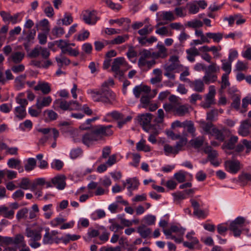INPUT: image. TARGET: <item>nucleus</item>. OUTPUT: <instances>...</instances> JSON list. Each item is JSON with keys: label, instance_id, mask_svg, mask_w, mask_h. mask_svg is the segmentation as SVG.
<instances>
[{"label": "nucleus", "instance_id": "nucleus-64", "mask_svg": "<svg viewBox=\"0 0 251 251\" xmlns=\"http://www.w3.org/2000/svg\"><path fill=\"white\" fill-rule=\"evenodd\" d=\"M249 104L251 105V95H248L244 98L242 100V107L244 109H247Z\"/></svg>", "mask_w": 251, "mask_h": 251}, {"label": "nucleus", "instance_id": "nucleus-24", "mask_svg": "<svg viewBox=\"0 0 251 251\" xmlns=\"http://www.w3.org/2000/svg\"><path fill=\"white\" fill-rule=\"evenodd\" d=\"M238 138L236 136H231L229 140L224 141L223 149L233 150L235 148V144L238 142Z\"/></svg>", "mask_w": 251, "mask_h": 251}, {"label": "nucleus", "instance_id": "nucleus-10", "mask_svg": "<svg viewBox=\"0 0 251 251\" xmlns=\"http://www.w3.org/2000/svg\"><path fill=\"white\" fill-rule=\"evenodd\" d=\"M83 21L87 25H94L99 20L97 11L93 10H84L82 13Z\"/></svg>", "mask_w": 251, "mask_h": 251}, {"label": "nucleus", "instance_id": "nucleus-32", "mask_svg": "<svg viewBox=\"0 0 251 251\" xmlns=\"http://www.w3.org/2000/svg\"><path fill=\"white\" fill-rule=\"evenodd\" d=\"M137 232L142 238H146L151 233V229L145 225H142L137 228Z\"/></svg>", "mask_w": 251, "mask_h": 251}, {"label": "nucleus", "instance_id": "nucleus-15", "mask_svg": "<svg viewBox=\"0 0 251 251\" xmlns=\"http://www.w3.org/2000/svg\"><path fill=\"white\" fill-rule=\"evenodd\" d=\"M23 34L25 35L23 37V39L25 41L24 46L25 50H28L29 47L33 43V40L36 35V30L34 29H30L27 31L24 30Z\"/></svg>", "mask_w": 251, "mask_h": 251}, {"label": "nucleus", "instance_id": "nucleus-30", "mask_svg": "<svg viewBox=\"0 0 251 251\" xmlns=\"http://www.w3.org/2000/svg\"><path fill=\"white\" fill-rule=\"evenodd\" d=\"M43 116L45 121L47 122L56 120L58 115L54 111H44Z\"/></svg>", "mask_w": 251, "mask_h": 251}, {"label": "nucleus", "instance_id": "nucleus-23", "mask_svg": "<svg viewBox=\"0 0 251 251\" xmlns=\"http://www.w3.org/2000/svg\"><path fill=\"white\" fill-rule=\"evenodd\" d=\"M34 89L36 91H41L44 95L48 94L51 91L50 86L47 82H39Z\"/></svg>", "mask_w": 251, "mask_h": 251}, {"label": "nucleus", "instance_id": "nucleus-21", "mask_svg": "<svg viewBox=\"0 0 251 251\" xmlns=\"http://www.w3.org/2000/svg\"><path fill=\"white\" fill-rule=\"evenodd\" d=\"M190 87L197 92H202L204 90V82L203 80L196 79L193 81L189 80Z\"/></svg>", "mask_w": 251, "mask_h": 251}, {"label": "nucleus", "instance_id": "nucleus-2", "mask_svg": "<svg viewBox=\"0 0 251 251\" xmlns=\"http://www.w3.org/2000/svg\"><path fill=\"white\" fill-rule=\"evenodd\" d=\"M163 232L167 239L174 240L176 243L179 244L183 241L185 229L179 224L174 225L170 228L164 229Z\"/></svg>", "mask_w": 251, "mask_h": 251}, {"label": "nucleus", "instance_id": "nucleus-7", "mask_svg": "<svg viewBox=\"0 0 251 251\" xmlns=\"http://www.w3.org/2000/svg\"><path fill=\"white\" fill-rule=\"evenodd\" d=\"M168 100V102L163 104L165 110H184L178 97L172 95L169 97Z\"/></svg>", "mask_w": 251, "mask_h": 251}, {"label": "nucleus", "instance_id": "nucleus-51", "mask_svg": "<svg viewBox=\"0 0 251 251\" xmlns=\"http://www.w3.org/2000/svg\"><path fill=\"white\" fill-rule=\"evenodd\" d=\"M161 19L163 20H167L172 21L175 19L173 13L171 11H164L161 15Z\"/></svg>", "mask_w": 251, "mask_h": 251}, {"label": "nucleus", "instance_id": "nucleus-61", "mask_svg": "<svg viewBox=\"0 0 251 251\" xmlns=\"http://www.w3.org/2000/svg\"><path fill=\"white\" fill-rule=\"evenodd\" d=\"M64 165V163L60 160L55 159L51 163V167L52 169L56 170H61Z\"/></svg>", "mask_w": 251, "mask_h": 251}, {"label": "nucleus", "instance_id": "nucleus-26", "mask_svg": "<svg viewBox=\"0 0 251 251\" xmlns=\"http://www.w3.org/2000/svg\"><path fill=\"white\" fill-rule=\"evenodd\" d=\"M64 53L60 54L55 57V60L59 68H62L63 65L68 66L70 63V60L64 56Z\"/></svg>", "mask_w": 251, "mask_h": 251}, {"label": "nucleus", "instance_id": "nucleus-57", "mask_svg": "<svg viewBox=\"0 0 251 251\" xmlns=\"http://www.w3.org/2000/svg\"><path fill=\"white\" fill-rule=\"evenodd\" d=\"M30 180L27 177H24L22 179L21 182L19 184V187L24 189L27 190L29 189Z\"/></svg>", "mask_w": 251, "mask_h": 251}, {"label": "nucleus", "instance_id": "nucleus-31", "mask_svg": "<svg viewBox=\"0 0 251 251\" xmlns=\"http://www.w3.org/2000/svg\"><path fill=\"white\" fill-rule=\"evenodd\" d=\"M25 78L26 75H20L15 78V85L17 90H21L24 87Z\"/></svg>", "mask_w": 251, "mask_h": 251}, {"label": "nucleus", "instance_id": "nucleus-34", "mask_svg": "<svg viewBox=\"0 0 251 251\" xmlns=\"http://www.w3.org/2000/svg\"><path fill=\"white\" fill-rule=\"evenodd\" d=\"M204 138L203 136H199L190 141V145L195 149L201 147L204 143Z\"/></svg>", "mask_w": 251, "mask_h": 251}, {"label": "nucleus", "instance_id": "nucleus-11", "mask_svg": "<svg viewBox=\"0 0 251 251\" xmlns=\"http://www.w3.org/2000/svg\"><path fill=\"white\" fill-rule=\"evenodd\" d=\"M125 63L126 61L124 58L118 57L114 59L112 63L111 70L114 73L115 77H118L119 79H121L124 75V72L120 70V68Z\"/></svg>", "mask_w": 251, "mask_h": 251}, {"label": "nucleus", "instance_id": "nucleus-48", "mask_svg": "<svg viewBox=\"0 0 251 251\" xmlns=\"http://www.w3.org/2000/svg\"><path fill=\"white\" fill-rule=\"evenodd\" d=\"M183 126L186 128L187 131L193 134L195 132V128L193 123L192 121H185L182 123Z\"/></svg>", "mask_w": 251, "mask_h": 251}, {"label": "nucleus", "instance_id": "nucleus-3", "mask_svg": "<svg viewBox=\"0 0 251 251\" xmlns=\"http://www.w3.org/2000/svg\"><path fill=\"white\" fill-rule=\"evenodd\" d=\"M54 103L59 106L61 110H90L87 104L79 103L76 100L67 101L63 99L56 100Z\"/></svg>", "mask_w": 251, "mask_h": 251}, {"label": "nucleus", "instance_id": "nucleus-56", "mask_svg": "<svg viewBox=\"0 0 251 251\" xmlns=\"http://www.w3.org/2000/svg\"><path fill=\"white\" fill-rule=\"evenodd\" d=\"M194 215L197 216L198 218L205 219L208 215V211H204L200 208L193 212Z\"/></svg>", "mask_w": 251, "mask_h": 251}, {"label": "nucleus", "instance_id": "nucleus-1", "mask_svg": "<svg viewBox=\"0 0 251 251\" xmlns=\"http://www.w3.org/2000/svg\"><path fill=\"white\" fill-rule=\"evenodd\" d=\"M103 84V88L100 90H89L88 93L91 94V97L95 101H101L104 103L108 104L110 103V99H114V94L107 87H104Z\"/></svg>", "mask_w": 251, "mask_h": 251}, {"label": "nucleus", "instance_id": "nucleus-47", "mask_svg": "<svg viewBox=\"0 0 251 251\" xmlns=\"http://www.w3.org/2000/svg\"><path fill=\"white\" fill-rule=\"evenodd\" d=\"M65 33L63 28L55 26L51 30V34L55 38L60 37Z\"/></svg>", "mask_w": 251, "mask_h": 251}, {"label": "nucleus", "instance_id": "nucleus-5", "mask_svg": "<svg viewBox=\"0 0 251 251\" xmlns=\"http://www.w3.org/2000/svg\"><path fill=\"white\" fill-rule=\"evenodd\" d=\"M220 68L216 63L212 62L207 67L204 72L205 74L202 77V80L205 84L216 82L218 78L217 72H219Z\"/></svg>", "mask_w": 251, "mask_h": 251}, {"label": "nucleus", "instance_id": "nucleus-13", "mask_svg": "<svg viewBox=\"0 0 251 251\" xmlns=\"http://www.w3.org/2000/svg\"><path fill=\"white\" fill-rule=\"evenodd\" d=\"M43 228L39 226L35 228L26 227L25 229V235L28 238H30L31 241H38L41 240L42 238V232Z\"/></svg>", "mask_w": 251, "mask_h": 251}, {"label": "nucleus", "instance_id": "nucleus-50", "mask_svg": "<svg viewBox=\"0 0 251 251\" xmlns=\"http://www.w3.org/2000/svg\"><path fill=\"white\" fill-rule=\"evenodd\" d=\"M128 38L127 35L124 36H118L116 38L113 40L110 41V44H120L125 42Z\"/></svg>", "mask_w": 251, "mask_h": 251}, {"label": "nucleus", "instance_id": "nucleus-52", "mask_svg": "<svg viewBox=\"0 0 251 251\" xmlns=\"http://www.w3.org/2000/svg\"><path fill=\"white\" fill-rule=\"evenodd\" d=\"M153 28L150 25H145L143 28L138 30V33L141 36H146L150 34L153 31Z\"/></svg>", "mask_w": 251, "mask_h": 251}, {"label": "nucleus", "instance_id": "nucleus-28", "mask_svg": "<svg viewBox=\"0 0 251 251\" xmlns=\"http://www.w3.org/2000/svg\"><path fill=\"white\" fill-rule=\"evenodd\" d=\"M224 132V130H220L217 128H213L210 134L214 136L215 138L220 142H223L226 139Z\"/></svg>", "mask_w": 251, "mask_h": 251}, {"label": "nucleus", "instance_id": "nucleus-35", "mask_svg": "<svg viewBox=\"0 0 251 251\" xmlns=\"http://www.w3.org/2000/svg\"><path fill=\"white\" fill-rule=\"evenodd\" d=\"M44 6L45 7L44 12L46 15L48 17H52L54 15V10L49 1H46L44 2Z\"/></svg>", "mask_w": 251, "mask_h": 251}, {"label": "nucleus", "instance_id": "nucleus-43", "mask_svg": "<svg viewBox=\"0 0 251 251\" xmlns=\"http://www.w3.org/2000/svg\"><path fill=\"white\" fill-rule=\"evenodd\" d=\"M206 36L209 39H212L215 42L219 43L223 38V34L221 33H206Z\"/></svg>", "mask_w": 251, "mask_h": 251}, {"label": "nucleus", "instance_id": "nucleus-27", "mask_svg": "<svg viewBox=\"0 0 251 251\" xmlns=\"http://www.w3.org/2000/svg\"><path fill=\"white\" fill-rule=\"evenodd\" d=\"M152 97L148 95H143L140 100V104L138 105L139 108L147 109L150 106Z\"/></svg>", "mask_w": 251, "mask_h": 251}, {"label": "nucleus", "instance_id": "nucleus-46", "mask_svg": "<svg viewBox=\"0 0 251 251\" xmlns=\"http://www.w3.org/2000/svg\"><path fill=\"white\" fill-rule=\"evenodd\" d=\"M179 141H177L175 146L176 148L178 150V152L183 150V148L186 145L187 139L186 137H180Z\"/></svg>", "mask_w": 251, "mask_h": 251}, {"label": "nucleus", "instance_id": "nucleus-55", "mask_svg": "<svg viewBox=\"0 0 251 251\" xmlns=\"http://www.w3.org/2000/svg\"><path fill=\"white\" fill-rule=\"evenodd\" d=\"M32 127V123L29 120H25L24 123L20 125L19 128L22 131H25L26 129L30 130Z\"/></svg>", "mask_w": 251, "mask_h": 251}, {"label": "nucleus", "instance_id": "nucleus-4", "mask_svg": "<svg viewBox=\"0 0 251 251\" xmlns=\"http://www.w3.org/2000/svg\"><path fill=\"white\" fill-rule=\"evenodd\" d=\"M139 58L138 61V66L142 68L146 66L148 70L151 69L155 64L156 61L154 59L148 60V59L154 57L153 52L147 49L141 50L139 52Z\"/></svg>", "mask_w": 251, "mask_h": 251}, {"label": "nucleus", "instance_id": "nucleus-58", "mask_svg": "<svg viewBox=\"0 0 251 251\" xmlns=\"http://www.w3.org/2000/svg\"><path fill=\"white\" fill-rule=\"evenodd\" d=\"M144 222L148 225H152L155 224L156 217L152 215H148L144 218Z\"/></svg>", "mask_w": 251, "mask_h": 251}, {"label": "nucleus", "instance_id": "nucleus-37", "mask_svg": "<svg viewBox=\"0 0 251 251\" xmlns=\"http://www.w3.org/2000/svg\"><path fill=\"white\" fill-rule=\"evenodd\" d=\"M145 140H141L136 144V149L138 151H144L145 152L150 151H151L150 147L145 144Z\"/></svg>", "mask_w": 251, "mask_h": 251}, {"label": "nucleus", "instance_id": "nucleus-49", "mask_svg": "<svg viewBox=\"0 0 251 251\" xmlns=\"http://www.w3.org/2000/svg\"><path fill=\"white\" fill-rule=\"evenodd\" d=\"M222 69L223 71L226 72L225 74L229 75L231 71V64L232 63L229 61H226V60H222Z\"/></svg>", "mask_w": 251, "mask_h": 251}, {"label": "nucleus", "instance_id": "nucleus-40", "mask_svg": "<svg viewBox=\"0 0 251 251\" xmlns=\"http://www.w3.org/2000/svg\"><path fill=\"white\" fill-rule=\"evenodd\" d=\"M239 180L242 185H245L248 182L251 181V174L249 173H243L239 176Z\"/></svg>", "mask_w": 251, "mask_h": 251}, {"label": "nucleus", "instance_id": "nucleus-60", "mask_svg": "<svg viewBox=\"0 0 251 251\" xmlns=\"http://www.w3.org/2000/svg\"><path fill=\"white\" fill-rule=\"evenodd\" d=\"M221 83V89H225L227 86H228L230 85V83L228 80V75L223 74Z\"/></svg>", "mask_w": 251, "mask_h": 251}, {"label": "nucleus", "instance_id": "nucleus-18", "mask_svg": "<svg viewBox=\"0 0 251 251\" xmlns=\"http://www.w3.org/2000/svg\"><path fill=\"white\" fill-rule=\"evenodd\" d=\"M66 177L64 175L58 176L52 178V183L58 190H63L66 186Z\"/></svg>", "mask_w": 251, "mask_h": 251}, {"label": "nucleus", "instance_id": "nucleus-53", "mask_svg": "<svg viewBox=\"0 0 251 251\" xmlns=\"http://www.w3.org/2000/svg\"><path fill=\"white\" fill-rule=\"evenodd\" d=\"M93 113V111H82L81 112L72 113L71 117L75 119H82L85 115L90 116Z\"/></svg>", "mask_w": 251, "mask_h": 251}, {"label": "nucleus", "instance_id": "nucleus-6", "mask_svg": "<svg viewBox=\"0 0 251 251\" xmlns=\"http://www.w3.org/2000/svg\"><path fill=\"white\" fill-rule=\"evenodd\" d=\"M245 222V218L239 216L230 223L229 229L233 232L234 236L238 237L241 235Z\"/></svg>", "mask_w": 251, "mask_h": 251}, {"label": "nucleus", "instance_id": "nucleus-63", "mask_svg": "<svg viewBox=\"0 0 251 251\" xmlns=\"http://www.w3.org/2000/svg\"><path fill=\"white\" fill-rule=\"evenodd\" d=\"M20 163V160L13 158L9 159L7 162V165L10 168H16Z\"/></svg>", "mask_w": 251, "mask_h": 251}, {"label": "nucleus", "instance_id": "nucleus-29", "mask_svg": "<svg viewBox=\"0 0 251 251\" xmlns=\"http://www.w3.org/2000/svg\"><path fill=\"white\" fill-rule=\"evenodd\" d=\"M25 94L21 93L18 95L16 98V102L20 105L19 107H17L15 110H19V108H22V110H25L26 106L28 104L27 100L24 98Z\"/></svg>", "mask_w": 251, "mask_h": 251}, {"label": "nucleus", "instance_id": "nucleus-59", "mask_svg": "<svg viewBox=\"0 0 251 251\" xmlns=\"http://www.w3.org/2000/svg\"><path fill=\"white\" fill-rule=\"evenodd\" d=\"M28 209L27 208H24L19 210L16 215V218L18 220L22 219L25 218L28 213Z\"/></svg>", "mask_w": 251, "mask_h": 251}, {"label": "nucleus", "instance_id": "nucleus-25", "mask_svg": "<svg viewBox=\"0 0 251 251\" xmlns=\"http://www.w3.org/2000/svg\"><path fill=\"white\" fill-rule=\"evenodd\" d=\"M25 56V53L21 51H16L12 53L8 58L9 61H12L13 63L18 64L20 63Z\"/></svg>", "mask_w": 251, "mask_h": 251}, {"label": "nucleus", "instance_id": "nucleus-17", "mask_svg": "<svg viewBox=\"0 0 251 251\" xmlns=\"http://www.w3.org/2000/svg\"><path fill=\"white\" fill-rule=\"evenodd\" d=\"M251 123L250 120H245L241 123L238 128V133L242 137H246L250 134V128Z\"/></svg>", "mask_w": 251, "mask_h": 251}, {"label": "nucleus", "instance_id": "nucleus-8", "mask_svg": "<svg viewBox=\"0 0 251 251\" xmlns=\"http://www.w3.org/2000/svg\"><path fill=\"white\" fill-rule=\"evenodd\" d=\"M112 127V125L104 126L101 125L93 126L100 140H102L103 137L109 136L113 134V131L111 129Z\"/></svg>", "mask_w": 251, "mask_h": 251}, {"label": "nucleus", "instance_id": "nucleus-62", "mask_svg": "<svg viewBox=\"0 0 251 251\" xmlns=\"http://www.w3.org/2000/svg\"><path fill=\"white\" fill-rule=\"evenodd\" d=\"M63 25H70L73 21V17L69 13L65 14L64 17L62 19Z\"/></svg>", "mask_w": 251, "mask_h": 251}, {"label": "nucleus", "instance_id": "nucleus-9", "mask_svg": "<svg viewBox=\"0 0 251 251\" xmlns=\"http://www.w3.org/2000/svg\"><path fill=\"white\" fill-rule=\"evenodd\" d=\"M153 116L151 113H145L138 116L137 120L138 124L142 126L143 129L149 132L151 128V122Z\"/></svg>", "mask_w": 251, "mask_h": 251}, {"label": "nucleus", "instance_id": "nucleus-12", "mask_svg": "<svg viewBox=\"0 0 251 251\" xmlns=\"http://www.w3.org/2000/svg\"><path fill=\"white\" fill-rule=\"evenodd\" d=\"M216 95V90L215 86L210 85L209 87L208 93L206 94L204 101L201 102V106L203 108L206 109L209 108L211 105L215 103V96Z\"/></svg>", "mask_w": 251, "mask_h": 251}, {"label": "nucleus", "instance_id": "nucleus-20", "mask_svg": "<svg viewBox=\"0 0 251 251\" xmlns=\"http://www.w3.org/2000/svg\"><path fill=\"white\" fill-rule=\"evenodd\" d=\"M51 101L52 99L50 96L38 97L36 100V105L38 109H41L44 107L48 106Z\"/></svg>", "mask_w": 251, "mask_h": 251}, {"label": "nucleus", "instance_id": "nucleus-41", "mask_svg": "<svg viewBox=\"0 0 251 251\" xmlns=\"http://www.w3.org/2000/svg\"><path fill=\"white\" fill-rule=\"evenodd\" d=\"M164 150L166 155H169L171 153L176 155L178 153V150H176L175 146L173 147L168 144L164 145Z\"/></svg>", "mask_w": 251, "mask_h": 251}, {"label": "nucleus", "instance_id": "nucleus-14", "mask_svg": "<svg viewBox=\"0 0 251 251\" xmlns=\"http://www.w3.org/2000/svg\"><path fill=\"white\" fill-rule=\"evenodd\" d=\"M100 141L93 127L91 131L87 132L82 136V142L86 146L89 147L95 142Z\"/></svg>", "mask_w": 251, "mask_h": 251}, {"label": "nucleus", "instance_id": "nucleus-36", "mask_svg": "<svg viewBox=\"0 0 251 251\" xmlns=\"http://www.w3.org/2000/svg\"><path fill=\"white\" fill-rule=\"evenodd\" d=\"M204 151L205 153L207 154L208 155V160L213 159H216L218 155V153L217 152V151L215 150H212V148L210 146L206 147L205 148Z\"/></svg>", "mask_w": 251, "mask_h": 251}, {"label": "nucleus", "instance_id": "nucleus-42", "mask_svg": "<svg viewBox=\"0 0 251 251\" xmlns=\"http://www.w3.org/2000/svg\"><path fill=\"white\" fill-rule=\"evenodd\" d=\"M110 44V41L103 40L102 41L94 42L95 49L97 51H100L105 46Z\"/></svg>", "mask_w": 251, "mask_h": 251}, {"label": "nucleus", "instance_id": "nucleus-44", "mask_svg": "<svg viewBox=\"0 0 251 251\" xmlns=\"http://www.w3.org/2000/svg\"><path fill=\"white\" fill-rule=\"evenodd\" d=\"M36 165V160L33 158H29L27 160V164L25 166V168L26 171L29 172L33 170Z\"/></svg>", "mask_w": 251, "mask_h": 251}, {"label": "nucleus", "instance_id": "nucleus-22", "mask_svg": "<svg viewBox=\"0 0 251 251\" xmlns=\"http://www.w3.org/2000/svg\"><path fill=\"white\" fill-rule=\"evenodd\" d=\"M157 48L158 49V51L156 52H153V56L154 58H166L168 55L167 53V49L166 47L158 43L157 45Z\"/></svg>", "mask_w": 251, "mask_h": 251}, {"label": "nucleus", "instance_id": "nucleus-45", "mask_svg": "<svg viewBox=\"0 0 251 251\" xmlns=\"http://www.w3.org/2000/svg\"><path fill=\"white\" fill-rule=\"evenodd\" d=\"M188 173L183 171H180L174 175V177L179 183H182L185 181L186 175Z\"/></svg>", "mask_w": 251, "mask_h": 251}, {"label": "nucleus", "instance_id": "nucleus-39", "mask_svg": "<svg viewBox=\"0 0 251 251\" xmlns=\"http://www.w3.org/2000/svg\"><path fill=\"white\" fill-rule=\"evenodd\" d=\"M126 183L129 185L127 187V188L129 190H133L136 189L139 184V182L136 178L127 179H126Z\"/></svg>", "mask_w": 251, "mask_h": 251}, {"label": "nucleus", "instance_id": "nucleus-19", "mask_svg": "<svg viewBox=\"0 0 251 251\" xmlns=\"http://www.w3.org/2000/svg\"><path fill=\"white\" fill-rule=\"evenodd\" d=\"M237 91L236 88L230 89L228 91L229 94L232 95V102L231 104V106L234 109H238L241 103L240 96L238 94H234Z\"/></svg>", "mask_w": 251, "mask_h": 251}, {"label": "nucleus", "instance_id": "nucleus-33", "mask_svg": "<svg viewBox=\"0 0 251 251\" xmlns=\"http://www.w3.org/2000/svg\"><path fill=\"white\" fill-rule=\"evenodd\" d=\"M45 234L43 238V243L45 245L52 244L53 243V239L54 237L50 234V228L47 227L45 229Z\"/></svg>", "mask_w": 251, "mask_h": 251}, {"label": "nucleus", "instance_id": "nucleus-54", "mask_svg": "<svg viewBox=\"0 0 251 251\" xmlns=\"http://www.w3.org/2000/svg\"><path fill=\"white\" fill-rule=\"evenodd\" d=\"M62 53H68L71 56L75 57L79 54V51L77 49H73L69 46L65 50H63Z\"/></svg>", "mask_w": 251, "mask_h": 251}, {"label": "nucleus", "instance_id": "nucleus-38", "mask_svg": "<svg viewBox=\"0 0 251 251\" xmlns=\"http://www.w3.org/2000/svg\"><path fill=\"white\" fill-rule=\"evenodd\" d=\"M43 178H38L34 180L32 183L30 182L29 189L32 191H35L37 189L38 186H43L44 183Z\"/></svg>", "mask_w": 251, "mask_h": 251}, {"label": "nucleus", "instance_id": "nucleus-16", "mask_svg": "<svg viewBox=\"0 0 251 251\" xmlns=\"http://www.w3.org/2000/svg\"><path fill=\"white\" fill-rule=\"evenodd\" d=\"M226 170L231 173L236 174L240 170V163L238 160H227L225 162Z\"/></svg>", "mask_w": 251, "mask_h": 251}]
</instances>
